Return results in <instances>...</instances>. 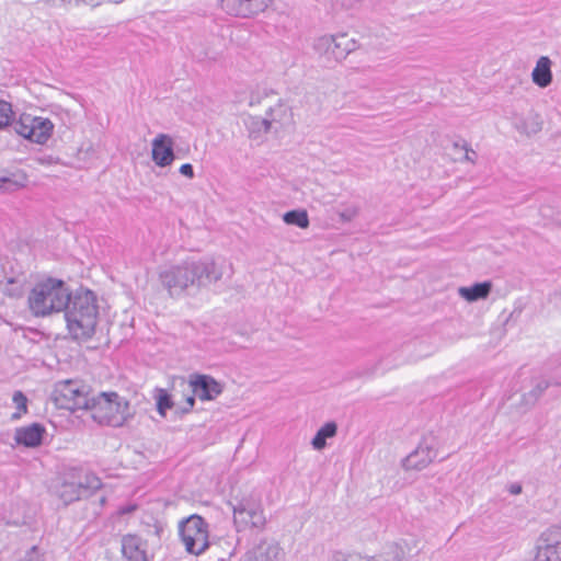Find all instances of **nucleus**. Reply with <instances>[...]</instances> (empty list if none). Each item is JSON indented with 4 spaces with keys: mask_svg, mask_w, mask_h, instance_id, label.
I'll use <instances>...</instances> for the list:
<instances>
[{
    "mask_svg": "<svg viewBox=\"0 0 561 561\" xmlns=\"http://www.w3.org/2000/svg\"><path fill=\"white\" fill-rule=\"evenodd\" d=\"M222 276L224 265L211 257L185 260L159 272V280L171 298H181L191 290L208 287Z\"/></svg>",
    "mask_w": 561,
    "mask_h": 561,
    "instance_id": "f257e3e1",
    "label": "nucleus"
},
{
    "mask_svg": "<svg viewBox=\"0 0 561 561\" xmlns=\"http://www.w3.org/2000/svg\"><path fill=\"white\" fill-rule=\"evenodd\" d=\"M62 311L73 339L85 341L94 334L99 317L94 291L80 288L75 294L69 293V302Z\"/></svg>",
    "mask_w": 561,
    "mask_h": 561,
    "instance_id": "f03ea898",
    "label": "nucleus"
},
{
    "mask_svg": "<svg viewBox=\"0 0 561 561\" xmlns=\"http://www.w3.org/2000/svg\"><path fill=\"white\" fill-rule=\"evenodd\" d=\"M69 290L61 279L46 278L38 282L31 290L27 302L36 317H46L60 312L69 302Z\"/></svg>",
    "mask_w": 561,
    "mask_h": 561,
    "instance_id": "7ed1b4c3",
    "label": "nucleus"
},
{
    "mask_svg": "<svg viewBox=\"0 0 561 561\" xmlns=\"http://www.w3.org/2000/svg\"><path fill=\"white\" fill-rule=\"evenodd\" d=\"M90 409L94 420L113 427L123 426L133 416L129 402L116 392H102L92 398Z\"/></svg>",
    "mask_w": 561,
    "mask_h": 561,
    "instance_id": "20e7f679",
    "label": "nucleus"
},
{
    "mask_svg": "<svg viewBox=\"0 0 561 561\" xmlns=\"http://www.w3.org/2000/svg\"><path fill=\"white\" fill-rule=\"evenodd\" d=\"M51 399L59 409L89 410L92 399L88 387L79 380H62L55 385Z\"/></svg>",
    "mask_w": 561,
    "mask_h": 561,
    "instance_id": "39448f33",
    "label": "nucleus"
},
{
    "mask_svg": "<svg viewBox=\"0 0 561 561\" xmlns=\"http://www.w3.org/2000/svg\"><path fill=\"white\" fill-rule=\"evenodd\" d=\"M181 541L188 553L202 554L209 547L207 522L199 515H191L179 524Z\"/></svg>",
    "mask_w": 561,
    "mask_h": 561,
    "instance_id": "423d86ee",
    "label": "nucleus"
},
{
    "mask_svg": "<svg viewBox=\"0 0 561 561\" xmlns=\"http://www.w3.org/2000/svg\"><path fill=\"white\" fill-rule=\"evenodd\" d=\"M314 53L331 66L342 61L350 53L356 49V41L348 38L346 34L322 35L313 42Z\"/></svg>",
    "mask_w": 561,
    "mask_h": 561,
    "instance_id": "0eeeda50",
    "label": "nucleus"
},
{
    "mask_svg": "<svg viewBox=\"0 0 561 561\" xmlns=\"http://www.w3.org/2000/svg\"><path fill=\"white\" fill-rule=\"evenodd\" d=\"M233 522L238 531L248 527L263 529L266 525L261 502L252 496L241 499L232 507Z\"/></svg>",
    "mask_w": 561,
    "mask_h": 561,
    "instance_id": "6e6552de",
    "label": "nucleus"
},
{
    "mask_svg": "<svg viewBox=\"0 0 561 561\" xmlns=\"http://www.w3.org/2000/svg\"><path fill=\"white\" fill-rule=\"evenodd\" d=\"M54 124L49 118L23 114L18 122H14V131L25 139L44 145L51 137Z\"/></svg>",
    "mask_w": 561,
    "mask_h": 561,
    "instance_id": "1a4fd4ad",
    "label": "nucleus"
},
{
    "mask_svg": "<svg viewBox=\"0 0 561 561\" xmlns=\"http://www.w3.org/2000/svg\"><path fill=\"white\" fill-rule=\"evenodd\" d=\"M437 457L434 437H424L419 446L402 461L405 470H423Z\"/></svg>",
    "mask_w": 561,
    "mask_h": 561,
    "instance_id": "9d476101",
    "label": "nucleus"
},
{
    "mask_svg": "<svg viewBox=\"0 0 561 561\" xmlns=\"http://www.w3.org/2000/svg\"><path fill=\"white\" fill-rule=\"evenodd\" d=\"M220 9L231 16L252 18L263 13L273 0H217Z\"/></svg>",
    "mask_w": 561,
    "mask_h": 561,
    "instance_id": "9b49d317",
    "label": "nucleus"
},
{
    "mask_svg": "<svg viewBox=\"0 0 561 561\" xmlns=\"http://www.w3.org/2000/svg\"><path fill=\"white\" fill-rule=\"evenodd\" d=\"M534 561H561V542L557 530L548 528L540 535Z\"/></svg>",
    "mask_w": 561,
    "mask_h": 561,
    "instance_id": "f8f14e48",
    "label": "nucleus"
},
{
    "mask_svg": "<svg viewBox=\"0 0 561 561\" xmlns=\"http://www.w3.org/2000/svg\"><path fill=\"white\" fill-rule=\"evenodd\" d=\"M285 552L279 543L274 539L263 538L251 550H249L243 561H284Z\"/></svg>",
    "mask_w": 561,
    "mask_h": 561,
    "instance_id": "ddd939ff",
    "label": "nucleus"
},
{
    "mask_svg": "<svg viewBox=\"0 0 561 561\" xmlns=\"http://www.w3.org/2000/svg\"><path fill=\"white\" fill-rule=\"evenodd\" d=\"M190 387L194 396L202 401L215 400L222 392V386L208 375L192 377Z\"/></svg>",
    "mask_w": 561,
    "mask_h": 561,
    "instance_id": "4468645a",
    "label": "nucleus"
},
{
    "mask_svg": "<svg viewBox=\"0 0 561 561\" xmlns=\"http://www.w3.org/2000/svg\"><path fill=\"white\" fill-rule=\"evenodd\" d=\"M173 145V139L167 134H159L152 140L151 156L158 167L165 168L173 163L175 159Z\"/></svg>",
    "mask_w": 561,
    "mask_h": 561,
    "instance_id": "2eb2a0df",
    "label": "nucleus"
},
{
    "mask_svg": "<svg viewBox=\"0 0 561 561\" xmlns=\"http://www.w3.org/2000/svg\"><path fill=\"white\" fill-rule=\"evenodd\" d=\"M122 552L128 561H149L147 542L136 535H126L122 539Z\"/></svg>",
    "mask_w": 561,
    "mask_h": 561,
    "instance_id": "dca6fc26",
    "label": "nucleus"
},
{
    "mask_svg": "<svg viewBox=\"0 0 561 561\" xmlns=\"http://www.w3.org/2000/svg\"><path fill=\"white\" fill-rule=\"evenodd\" d=\"M71 470L82 497L93 495L102 488V480L93 471L80 467H71Z\"/></svg>",
    "mask_w": 561,
    "mask_h": 561,
    "instance_id": "f3484780",
    "label": "nucleus"
},
{
    "mask_svg": "<svg viewBox=\"0 0 561 561\" xmlns=\"http://www.w3.org/2000/svg\"><path fill=\"white\" fill-rule=\"evenodd\" d=\"M44 434L45 427L39 423H33L16 428L14 439L18 445L34 448L42 444Z\"/></svg>",
    "mask_w": 561,
    "mask_h": 561,
    "instance_id": "a211bd4d",
    "label": "nucleus"
},
{
    "mask_svg": "<svg viewBox=\"0 0 561 561\" xmlns=\"http://www.w3.org/2000/svg\"><path fill=\"white\" fill-rule=\"evenodd\" d=\"M26 284V275L24 273H16L8 275L5 272L0 275V291L11 298H19L24 293Z\"/></svg>",
    "mask_w": 561,
    "mask_h": 561,
    "instance_id": "6ab92c4d",
    "label": "nucleus"
},
{
    "mask_svg": "<svg viewBox=\"0 0 561 561\" xmlns=\"http://www.w3.org/2000/svg\"><path fill=\"white\" fill-rule=\"evenodd\" d=\"M57 494L65 504H70L82 499L78 484H76V477L73 476L71 468H68L65 471L62 482L57 490Z\"/></svg>",
    "mask_w": 561,
    "mask_h": 561,
    "instance_id": "aec40b11",
    "label": "nucleus"
},
{
    "mask_svg": "<svg viewBox=\"0 0 561 561\" xmlns=\"http://www.w3.org/2000/svg\"><path fill=\"white\" fill-rule=\"evenodd\" d=\"M531 79L540 88H547L552 82L551 60L541 56L531 72Z\"/></svg>",
    "mask_w": 561,
    "mask_h": 561,
    "instance_id": "412c9836",
    "label": "nucleus"
},
{
    "mask_svg": "<svg viewBox=\"0 0 561 561\" xmlns=\"http://www.w3.org/2000/svg\"><path fill=\"white\" fill-rule=\"evenodd\" d=\"M490 291V282L476 283L472 286L459 287L458 289L459 296L466 299L467 301H477L479 299H484L489 296Z\"/></svg>",
    "mask_w": 561,
    "mask_h": 561,
    "instance_id": "4be33fe9",
    "label": "nucleus"
},
{
    "mask_svg": "<svg viewBox=\"0 0 561 561\" xmlns=\"http://www.w3.org/2000/svg\"><path fill=\"white\" fill-rule=\"evenodd\" d=\"M337 425L335 422H327L316 433L311 440V445L316 450H322L327 446V439L336 435Z\"/></svg>",
    "mask_w": 561,
    "mask_h": 561,
    "instance_id": "5701e85b",
    "label": "nucleus"
},
{
    "mask_svg": "<svg viewBox=\"0 0 561 561\" xmlns=\"http://www.w3.org/2000/svg\"><path fill=\"white\" fill-rule=\"evenodd\" d=\"M403 558V550L397 543L387 545L379 556H375L369 561H401Z\"/></svg>",
    "mask_w": 561,
    "mask_h": 561,
    "instance_id": "b1692460",
    "label": "nucleus"
},
{
    "mask_svg": "<svg viewBox=\"0 0 561 561\" xmlns=\"http://www.w3.org/2000/svg\"><path fill=\"white\" fill-rule=\"evenodd\" d=\"M283 220L287 225L297 226L302 229L309 226V218L306 210H289L284 214Z\"/></svg>",
    "mask_w": 561,
    "mask_h": 561,
    "instance_id": "393cba45",
    "label": "nucleus"
},
{
    "mask_svg": "<svg viewBox=\"0 0 561 561\" xmlns=\"http://www.w3.org/2000/svg\"><path fill=\"white\" fill-rule=\"evenodd\" d=\"M549 382L547 380H538L535 387L523 396V399L526 404L533 405L537 402V400L543 394V392L548 389Z\"/></svg>",
    "mask_w": 561,
    "mask_h": 561,
    "instance_id": "a878e982",
    "label": "nucleus"
},
{
    "mask_svg": "<svg viewBox=\"0 0 561 561\" xmlns=\"http://www.w3.org/2000/svg\"><path fill=\"white\" fill-rule=\"evenodd\" d=\"M14 112L11 103L0 99V130L13 126Z\"/></svg>",
    "mask_w": 561,
    "mask_h": 561,
    "instance_id": "bb28decb",
    "label": "nucleus"
},
{
    "mask_svg": "<svg viewBox=\"0 0 561 561\" xmlns=\"http://www.w3.org/2000/svg\"><path fill=\"white\" fill-rule=\"evenodd\" d=\"M14 404H15V408H16V412L13 413L12 417L13 419H20L21 415L23 413H26L27 411V398L26 396L22 392V391H15L13 393V398H12Z\"/></svg>",
    "mask_w": 561,
    "mask_h": 561,
    "instance_id": "cd10ccee",
    "label": "nucleus"
},
{
    "mask_svg": "<svg viewBox=\"0 0 561 561\" xmlns=\"http://www.w3.org/2000/svg\"><path fill=\"white\" fill-rule=\"evenodd\" d=\"M173 405L172 399L170 394L163 390H159V394L157 397V410L160 415L164 416L167 410L171 409Z\"/></svg>",
    "mask_w": 561,
    "mask_h": 561,
    "instance_id": "c85d7f7f",
    "label": "nucleus"
},
{
    "mask_svg": "<svg viewBox=\"0 0 561 561\" xmlns=\"http://www.w3.org/2000/svg\"><path fill=\"white\" fill-rule=\"evenodd\" d=\"M454 147H455V149H460V150L465 151L463 159L466 161L474 162L477 153H476V151H473L472 149H470L468 147V144L466 141H461V142L456 141V142H454Z\"/></svg>",
    "mask_w": 561,
    "mask_h": 561,
    "instance_id": "c756f323",
    "label": "nucleus"
},
{
    "mask_svg": "<svg viewBox=\"0 0 561 561\" xmlns=\"http://www.w3.org/2000/svg\"><path fill=\"white\" fill-rule=\"evenodd\" d=\"M331 561H369L366 558L356 557L352 554H344L342 552H334L332 554Z\"/></svg>",
    "mask_w": 561,
    "mask_h": 561,
    "instance_id": "7c9ffc66",
    "label": "nucleus"
},
{
    "mask_svg": "<svg viewBox=\"0 0 561 561\" xmlns=\"http://www.w3.org/2000/svg\"><path fill=\"white\" fill-rule=\"evenodd\" d=\"M180 173L188 179L194 178V169L191 163H184L180 167Z\"/></svg>",
    "mask_w": 561,
    "mask_h": 561,
    "instance_id": "2f4dec72",
    "label": "nucleus"
},
{
    "mask_svg": "<svg viewBox=\"0 0 561 561\" xmlns=\"http://www.w3.org/2000/svg\"><path fill=\"white\" fill-rule=\"evenodd\" d=\"M0 187L4 190H13L16 187V182L9 178L0 176Z\"/></svg>",
    "mask_w": 561,
    "mask_h": 561,
    "instance_id": "473e14b6",
    "label": "nucleus"
},
{
    "mask_svg": "<svg viewBox=\"0 0 561 561\" xmlns=\"http://www.w3.org/2000/svg\"><path fill=\"white\" fill-rule=\"evenodd\" d=\"M195 398L196 397L194 394L186 398L185 407L182 408L183 413H187L193 409L195 404Z\"/></svg>",
    "mask_w": 561,
    "mask_h": 561,
    "instance_id": "72a5a7b5",
    "label": "nucleus"
},
{
    "mask_svg": "<svg viewBox=\"0 0 561 561\" xmlns=\"http://www.w3.org/2000/svg\"><path fill=\"white\" fill-rule=\"evenodd\" d=\"M25 561H39V554L36 547H33L25 556Z\"/></svg>",
    "mask_w": 561,
    "mask_h": 561,
    "instance_id": "f704fd0d",
    "label": "nucleus"
},
{
    "mask_svg": "<svg viewBox=\"0 0 561 561\" xmlns=\"http://www.w3.org/2000/svg\"><path fill=\"white\" fill-rule=\"evenodd\" d=\"M87 4L96 8L102 4L101 0H76V5Z\"/></svg>",
    "mask_w": 561,
    "mask_h": 561,
    "instance_id": "c9c22d12",
    "label": "nucleus"
},
{
    "mask_svg": "<svg viewBox=\"0 0 561 561\" xmlns=\"http://www.w3.org/2000/svg\"><path fill=\"white\" fill-rule=\"evenodd\" d=\"M508 492L513 495H517L522 492V485L518 484V483H512L510 486H508Z\"/></svg>",
    "mask_w": 561,
    "mask_h": 561,
    "instance_id": "e433bc0d",
    "label": "nucleus"
},
{
    "mask_svg": "<svg viewBox=\"0 0 561 561\" xmlns=\"http://www.w3.org/2000/svg\"><path fill=\"white\" fill-rule=\"evenodd\" d=\"M262 125L264 127V131H268L270 130V128H271V122L270 121L263 119L262 121Z\"/></svg>",
    "mask_w": 561,
    "mask_h": 561,
    "instance_id": "4c0bfd02",
    "label": "nucleus"
},
{
    "mask_svg": "<svg viewBox=\"0 0 561 561\" xmlns=\"http://www.w3.org/2000/svg\"><path fill=\"white\" fill-rule=\"evenodd\" d=\"M72 2V0H60V3L66 5V4H70ZM73 2L76 3V0H73Z\"/></svg>",
    "mask_w": 561,
    "mask_h": 561,
    "instance_id": "58836bf2",
    "label": "nucleus"
},
{
    "mask_svg": "<svg viewBox=\"0 0 561 561\" xmlns=\"http://www.w3.org/2000/svg\"><path fill=\"white\" fill-rule=\"evenodd\" d=\"M259 102H260V101H259V99H256V100H255V99L252 96V98H251V101H250V105H254V104H256V103H259Z\"/></svg>",
    "mask_w": 561,
    "mask_h": 561,
    "instance_id": "ea45409f",
    "label": "nucleus"
}]
</instances>
